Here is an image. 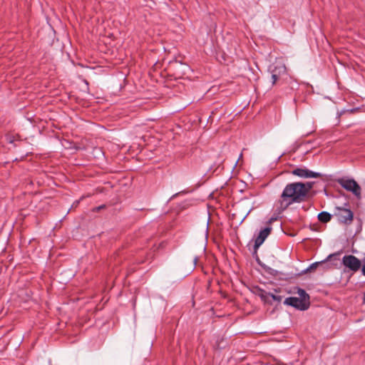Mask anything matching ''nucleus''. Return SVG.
<instances>
[{
    "label": "nucleus",
    "instance_id": "f257e3e1",
    "mask_svg": "<svg viewBox=\"0 0 365 365\" xmlns=\"http://www.w3.org/2000/svg\"><path fill=\"white\" fill-rule=\"evenodd\" d=\"M314 185V182H307L306 183L296 182L287 184L284 188L279 199L275 202L276 212L281 214L292 204L305 201Z\"/></svg>",
    "mask_w": 365,
    "mask_h": 365
},
{
    "label": "nucleus",
    "instance_id": "f03ea898",
    "mask_svg": "<svg viewBox=\"0 0 365 365\" xmlns=\"http://www.w3.org/2000/svg\"><path fill=\"white\" fill-rule=\"evenodd\" d=\"M336 182L347 191L351 192L358 199L361 198V188L354 179L339 178Z\"/></svg>",
    "mask_w": 365,
    "mask_h": 365
},
{
    "label": "nucleus",
    "instance_id": "7ed1b4c3",
    "mask_svg": "<svg viewBox=\"0 0 365 365\" xmlns=\"http://www.w3.org/2000/svg\"><path fill=\"white\" fill-rule=\"evenodd\" d=\"M342 264L349 270L356 272L359 270L361 266V261L354 255H344L342 258Z\"/></svg>",
    "mask_w": 365,
    "mask_h": 365
},
{
    "label": "nucleus",
    "instance_id": "20e7f679",
    "mask_svg": "<svg viewBox=\"0 0 365 365\" xmlns=\"http://www.w3.org/2000/svg\"><path fill=\"white\" fill-rule=\"evenodd\" d=\"M284 304L293 307L301 311L307 310L310 306V302H306V299L296 297H289L286 298L284 301Z\"/></svg>",
    "mask_w": 365,
    "mask_h": 365
},
{
    "label": "nucleus",
    "instance_id": "39448f33",
    "mask_svg": "<svg viewBox=\"0 0 365 365\" xmlns=\"http://www.w3.org/2000/svg\"><path fill=\"white\" fill-rule=\"evenodd\" d=\"M334 215L340 223L350 225L353 221L354 213L350 209L337 207Z\"/></svg>",
    "mask_w": 365,
    "mask_h": 365
},
{
    "label": "nucleus",
    "instance_id": "423d86ee",
    "mask_svg": "<svg viewBox=\"0 0 365 365\" xmlns=\"http://www.w3.org/2000/svg\"><path fill=\"white\" fill-rule=\"evenodd\" d=\"M291 173L295 176H298L301 178H320L322 177L323 175L320 173L314 172L312 170H309L305 167H298L293 169L291 171Z\"/></svg>",
    "mask_w": 365,
    "mask_h": 365
},
{
    "label": "nucleus",
    "instance_id": "0eeeda50",
    "mask_svg": "<svg viewBox=\"0 0 365 365\" xmlns=\"http://www.w3.org/2000/svg\"><path fill=\"white\" fill-rule=\"evenodd\" d=\"M284 74H286V67L284 65L274 66L271 70L272 85L274 86L279 82Z\"/></svg>",
    "mask_w": 365,
    "mask_h": 365
},
{
    "label": "nucleus",
    "instance_id": "6e6552de",
    "mask_svg": "<svg viewBox=\"0 0 365 365\" xmlns=\"http://www.w3.org/2000/svg\"><path fill=\"white\" fill-rule=\"evenodd\" d=\"M272 231V227H267L262 230L258 236L255 238L254 248L257 250L264 242Z\"/></svg>",
    "mask_w": 365,
    "mask_h": 365
},
{
    "label": "nucleus",
    "instance_id": "1a4fd4ad",
    "mask_svg": "<svg viewBox=\"0 0 365 365\" xmlns=\"http://www.w3.org/2000/svg\"><path fill=\"white\" fill-rule=\"evenodd\" d=\"M257 294L260 297L261 300L268 304H272V301L269 299V292H266L263 289L256 287Z\"/></svg>",
    "mask_w": 365,
    "mask_h": 365
},
{
    "label": "nucleus",
    "instance_id": "9d476101",
    "mask_svg": "<svg viewBox=\"0 0 365 365\" xmlns=\"http://www.w3.org/2000/svg\"><path fill=\"white\" fill-rule=\"evenodd\" d=\"M331 219V215L327 212L323 211L319 213L318 220L324 223L328 222Z\"/></svg>",
    "mask_w": 365,
    "mask_h": 365
},
{
    "label": "nucleus",
    "instance_id": "9b49d317",
    "mask_svg": "<svg viewBox=\"0 0 365 365\" xmlns=\"http://www.w3.org/2000/svg\"><path fill=\"white\" fill-rule=\"evenodd\" d=\"M332 255H329L327 258L324 260V261H322V262H314L312 263L306 270V272H309V271H311V270H313V269H315L319 264H323L324 262H327L331 257Z\"/></svg>",
    "mask_w": 365,
    "mask_h": 365
},
{
    "label": "nucleus",
    "instance_id": "f8f14e48",
    "mask_svg": "<svg viewBox=\"0 0 365 365\" xmlns=\"http://www.w3.org/2000/svg\"><path fill=\"white\" fill-rule=\"evenodd\" d=\"M297 293L299 296V298L300 299H306V302H310L309 301V294L306 292V291L303 289H301V288H298V291H297Z\"/></svg>",
    "mask_w": 365,
    "mask_h": 365
},
{
    "label": "nucleus",
    "instance_id": "ddd939ff",
    "mask_svg": "<svg viewBox=\"0 0 365 365\" xmlns=\"http://www.w3.org/2000/svg\"><path fill=\"white\" fill-rule=\"evenodd\" d=\"M272 298V299L274 302H277L278 303H280L282 300V297L279 295H276L272 293L269 292V299Z\"/></svg>",
    "mask_w": 365,
    "mask_h": 365
},
{
    "label": "nucleus",
    "instance_id": "4468645a",
    "mask_svg": "<svg viewBox=\"0 0 365 365\" xmlns=\"http://www.w3.org/2000/svg\"><path fill=\"white\" fill-rule=\"evenodd\" d=\"M106 207V205H100L98 207H96L93 209V211L95 212H98L102 209H104Z\"/></svg>",
    "mask_w": 365,
    "mask_h": 365
},
{
    "label": "nucleus",
    "instance_id": "2eb2a0df",
    "mask_svg": "<svg viewBox=\"0 0 365 365\" xmlns=\"http://www.w3.org/2000/svg\"><path fill=\"white\" fill-rule=\"evenodd\" d=\"M361 272L362 274L365 276V264L362 266Z\"/></svg>",
    "mask_w": 365,
    "mask_h": 365
},
{
    "label": "nucleus",
    "instance_id": "dca6fc26",
    "mask_svg": "<svg viewBox=\"0 0 365 365\" xmlns=\"http://www.w3.org/2000/svg\"><path fill=\"white\" fill-rule=\"evenodd\" d=\"M276 220H277V218L271 217L269 221V222L271 223V222H272L273 221H274Z\"/></svg>",
    "mask_w": 365,
    "mask_h": 365
},
{
    "label": "nucleus",
    "instance_id": "f3484780",
    "mask_svg": "<svg viewBox=\"0 0 365 365\" xmlns=\"http://www.w3.org/2000/svg\"><path fill=\"white\" fill-rule=\"evenodd\" d=\"M193 261H194V264H197V257H195L194 258Z\"/></svg>",
    "mask_w": 365,
    "mask_h": 365
},
{
    "label": "nucleus",
    "instance_id": "a211bd4d",
    "mask_svg": "<svg viewBox=\"0 0 365 365\" xmlns=\"http://www.w3.org/2000/svg\"><path fill=\"white\" fill-rule=\"evenodd\" d=\"M363 303L365 304V292L364 293Z\"/></svg>",
    "mask_w": 365,
    "mask_h": 365
},
{
    "label": "nucleus",
    "instance_id": "6ab92c4d",
    "mask_svg": "<svg viewBox=\"0 0 365 365\" xmlns=\"http://www.w3.org/2000/svg\"><path fill=\"white\" fill-rule=\"evenodd\" d=\"M178 195V193H175V195H174L173 197H175Z\"/></svg>",
    "mask_w": 365,
    "mask_h": 365
}]
</instances>
